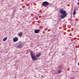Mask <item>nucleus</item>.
Returning a JSON list of instances; mask_svg holds the SVG:
<instances>
[{
    "label": "nucleus",
    "instance_id": "obj_1",
    "mask_svg": "<svg viewBox=\"0 0 79 79\" xmlns=\"http://www.w3.org/2000/svg\"><path fill=\"white\" fill-rule=\"evenodd\" d=\"M31 55L32 60H33V61H35V60H38V59L36 58L40 57V56L41 55V54L39 53L37 55H36L35 56L34 54L32 52H31Z\"/></svg>",
    "mask_w": 79,
    "mask_h": 79
},
{
    "label": "nucleus",
    "instance_id": "obj_2",
    "mask_svg": "<svg viewBox=\"0 0 79 79\" xmlns=\"http://www.w3.org/2000/svg\"><path fill=\"white\" fill-rule=\"evenodd\" d=\"M49 5V3L47 1H45L42 4V6H44L46 7V6H48V5Z\"/></svg>",
    "mask_w": 79,
    "mask_h": 79
},
{
    "label": "nucleus",
    "instance_id": "obj_3",
    "mask_svg": "<svg viewBox=\"0 0 79 79\" xmlns=\"http://www.w3.org/2000/svg\"><path fill=\"white\" fill-rule=\"evenodd\" d=\"M60 12L61 14H66V11L65 10H63L62 9H60Z\"/></svg>",
    "mask_w": 79,
    "mask_h": 79
},
{
    "label": "nucleus",
    "instance_id": "obj_4",
    "mask_svg": "<svg viewBox=\"0 0 79 79\" xmlns=\"http://www.w3.org/2000/svg\"><path fill=\"white\" fill-rule=\"evenodd\" d=\"M66 16H67V13H65L64 14H62L61 16H60V18H61V19H63L66 17Z\"/></svg>",
    "mask_w": 79,
    "mask_h": 79
},
{
    "label": "nucleus",
    "instance_id": "obj_5",
    "mask_svg": "<svg viewBox=\"0 0 79 79\" xmlns=\"http://www.w3.org/2000/svg\"><path fill=\"white\" fill-rule=\"evenodd\" d=\"M18 40V38L17 37H15L13 39V41L14 42H17Z\"/></svg>",
    "mask_w": 79,
    "mask_h": 79
},
{
    "label": "nucleus",
    "instance_id": "obj_6",
    "mask_svg": "<svg viewBox=\"0 0 79 79\" xmlns=\"http://www.w3.org/2000/svg\"><path fill=\"white\" fill-rule=\"evenodd\" d=\"M23 47V44H19L17 46V48H21Z\"/></svg>",
    "mask_w": 79,
    "mask_h": 79
},
{
    "label": "nucleus",
    "instance_id": "obj_7",
    "mask_svg": "<svg viewBox=\"0 0 79 79\" xmlns=\"http://www.w3.org/2000/svg\"><path fill=\"white\" fill-rule=\"evenodd\" d=\"M40 32V30L38 29V30H35V32L36 34H37V33H39Z\"/></svg>",
    "mask_w": 79,
    "mask_h": 79
},
{
    "label": "nucleus",
    "instance_id": "obj_8",
    "mask_svg": "<svg viewBox=\"0 0 79 79\" xmlns=\"http://www.w3.org/2000/svg\"><path fill=\"white\" fill-rule=\"evenodd\" d=\"M76 8H74L73 12V15H76Z\"/></svg>",
    "mask_w": 79,
    "mask_h": 79
},
{
    "label": "nucleus",
    "instance_id": "obj_9",
    "mask_svg": "<svg viewBox=\"0 0 79 79\" xmlns=\"http://www.w3.org/2000/svg\"><path fill=\"white\" fill-rule=\"evenodd\" d=\"M61 73H62V71H61V70H58L57 71V73H58V74H60Z\"/></svg>",
    "mask_w": 79,
    "mask_h": 79
},
{
    "label": "nucleus",
    "instance_id": "obj_10",
    "mask_svg": "<svg viewBox=\"0 0 79 79\" xmlns=\"http://www.w3.org/2000/svg\"><path fill=\"white\" fill-rule=\"evenodd\" d=\"M7 37H5V38H4L3 39V41H6V40H7Z\"/></svg>",
    "mask_w": 79,
    "mask_h": 79
},
{
    "label": "nucleus",
    "instance_id": "obj_11",
    "mask_svg": "<svg viewBox=\"0 0 79 79\" xmlns=\"http://www.w3.org/2000/svg\"><path fill=\"white\" fill-rule=\"evenodd\" d=\"M19 36V37H21V36H22L23 35V34L22 33H19L18 35Z\"/></svg>",
    "mask_w": 79,
    "mask_h": 79
},
{
    "label": "nucleus",
    "instance_id": "obj_12",
    "mask_svg": "<svg viewBox=\"0 0 79 79\" xmlns=\"http://www.w3.org/2000/svg\"><path fill=\"white\" fill-rule=\"evenodd\" d=\"M78 5H79V2H78Z\"/></svg>",
    "mask_w": 79,
    "mask_h": 79
},
{
    "label": "nucleus",
    "instance_id": "obj_13",
    "mask_svg": "<svg viewBox=\"0 0 79 79\" xmlns=\"http://www.w3.org/2000/svg\"><path fill=\"white\" fill-rule=\"evenodd\" d=\"M78 64L79 66V62L78 63Z\"/></svg>",
    "mask_w": 79,
    "mask_h": 79
},
{
    "label": "nucleus",
    "instance_id": "obj_14",
    "mask_svg": "<svg viewBox=\"0 0 79 79\" xmlns=\"http://www.w3.org/2000/svg\"><path fill=\"white\" fill-rule=\"evenodd\" d=\"M79 0H78V1L79 2Z\"/></svg>",
    "mask_w": 79,
    "mask_h": 79
}]
</instances>
